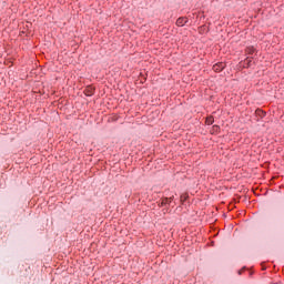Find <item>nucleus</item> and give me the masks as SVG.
Returning a JSON list of instances; mask_svg holds the SVG:
<instances>
[{
	"instance_id": "39448f33",
	"label": "nucleus",
	"mask_w": 284,
	"mask_h": 284,
	"mask_svg": "<svg viewBox=\"0 0 284 284\" xmlns=\"http://www.w3.org/2000/svg\"><path fill=\"white\" fill-rule=\"evenodd\" d=\"M85 94H87V97H92V94H93V91H92V89H90V90H87V91H85Z\"/></svg>"
},
{
	"instance_id": "0eeeda50",
	"label": "nucleus",
	"mask_w": 284,
	"mask_h": 284,
	"mask_svg": "<svg viewBox=\"0 0 284 284\" xmlns=\"http://www.w3.org/2000/svg\"><path fill=\"white\" fill-rule=\"evenodd\" d=\"M239 274H243V270L239 271Z\"/></svg>"
},
{
	"instance_id": "f257e3e1",
	"label": "nucleus",
	"mask_w": 284,
	"mask_h": 284,
	"mask_svg": "<svg viewBox=\"0 0 284 284\" xmlns=\"http://www.w3.org/2000/svg\"><path fill=\"white\" fill-rule=\"evenodd\" d=\"M213 70L214 72H221L223 70H225V63L220 62L213 65Z\"/></svg>"
},
{
	"instance_id": "423d86ee",
	"label": "nucleus",
	"mask_w": 284,
	"mask_h": 284,
	"mask_svg": "<svg viewBox=\"0 0 284 284\" xmlns=\"http://www.w3.org/2000/svg\"><path fill=\"white\" fill-rule=\"evenodd\" d=\"M247 52H248V54H254V48H253V47H250V48L247 49Z\"/></svg>"
},
{
	"instance_id": "7ed1b4c3",
	"label": "nucleus",
	"mask_w": 284,
	"mask_h": 284,
	"mask_svg": "<svg viewBox=\"0 0 284 284\" xmlns=\"http://www.w3.org/2000/svg\"><path fill=\"white\" fill-rule=\"evenodd\" d=\"M172 203V197L162 199L161 205H170Z\"/></svg>"
},
{
	"instance_id": "f03ea898",
	"label": "nucleus",
	"mask_w": 284,
	"mask_h": 284,
	"mask_svg": "<svg viewBox=\"0 0 284 284\" xmlns=\"http://www.w3.org/2000/svg\"><path fill=\"white\" fill-rule=\"evenodd\" d=\"M185 23H187V18H179L176 20V26H179V28H183V26H185Z\"/></svg>"
},
{
	"instance_id": "20e7f679",
	"label": "nucleus",
	"mask_w": 284,
	"mask_h": 284,
	"mask_svg": "<svg viewBox=\"0 0 284 284\" xmlns=\"http://www.w3.org/2000/svg\"><path fill=\"white\" fill-rule=\"evenodd\" d=\"M212 123H214V118L213 116L206 118V125H212Z\"/></svg>"
}]
</instances>
